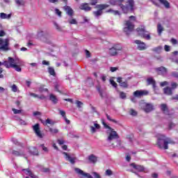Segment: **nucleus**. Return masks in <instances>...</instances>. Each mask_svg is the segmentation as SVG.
Here are the masks:
<instances>
[{"mask_svg":"<svg viewBox=\"0 0 178 178\" xmlns=\"http://www.w3.org/2000/svg\"><path fill=\"white\" fill-rule=\"evenodd\" d=\"M129 166H131V168H133L134 169H135V170H137L138 172H144V166H143V165H137L134 163H132L129 165Z\"/></svg>","mask_w":178,"mask_h":178,"instance_id":"aec40b11","label":"nucleus"},{"mask_svg":"<svg viewBox=\"0 0 178 178\" xmlns=\"http://www.w3.org/2000/svg\"><path fill=\"white\" fill-rule=\"evenodd\" d=\"M55 12H56V14L58 15V16H59L60 17V16H62V12H60V10H59V9L56 8Z\"/></svg>","mask_w":178,"mask_h":178,"instance_id":"680f3d73","label":"nucleus"},{"mask_svg":"<svg viewBox=\"0 0 178 178\" xmlns=\"http://www.w3.org/2000/svg\"><path fill=\"white\" fill-rule=\"evenodd\" d=\"M170 42H172V44L173 45H177V40H176V39H175V38H172V39L170 40Z\"/></svg>","mask_w":178,"mask_h":178,"instance_id":"0e129e2a","label":"nucleus"},{"mask_svg":"<svg viewBox=\"0 0 178 178\" xmlns=\"http://www.w3.org/2000/svg\"><path fill=\"white\" fill-rule=\"evenodd\" d=\"M20 65H22V61L21 63H17L15 67H13V69H15L16 72H22V68L20 67Z\"/></svg>","mask_w":178,"mask_h":178,"instance_id":"ea45409f","label":"nucleus"},{"mask_svg":"<svg viewBox=\"0 0 178 178\" xmlns=\"http://www.w3.org/2000/svg\"><path fill=\"white\" fill-rule=\"evenodd\" d=\"M13 155H15V156H22L23 155H24V152H23L22 151H16V150H13L12 152Z\"/></svg>","mask_w":178,"mask_h":178,"instance_id":"473e14b6","label":"nucleus"},{"mask_svg":"<svg viewBox=\"0 0 178 178\" xmlns=\"http://www.w3.org/2000/svg\"><path fill=\"white\" fill-rule=\"evenodd\" d=\"M164 49L166 52H169L170 51V46L165 44L164 46Z\"/></svg>","mask_w":178,"mask_h":178,"instance_id":"e2e57ef3","label":"nucleus"},{"mask_svg":"<svg viewBox=\"0 0 178 178\" xmlns=\"http://www.w3.org/2000/svg\"><path fill=\"white\" fill-rule=\"evenodd\" d=\"M49 101H51L52 103L54 104H56V103L58 101V97H56V96H55V95H54V94L49 95Z\"/></svg>","mask_w":178,"mask_h":178,"instance_id":"cd10ccee","label":"nucleus"},{"mask_svg":"<svg viewBox=\"0 0 178 178\" xmlns=\"http://www.w3.org/2000/svg\"><path fill=\"white\" fill-rule=\"evenodd\" d=\"M149 92L148 90H136L134 92V96L136 98H141V97H144V95H148Z\"/></svg>","mask_w":178,"mask_h":178,"instance_id":"ddd939ff","label":"nucleus"},{"mask_svg":"<svg viewBox=\"0 0 178 178\" xmlns=\"http://www.w3.org/2000/svg\"><path fill=\"white\" fill-rule=\"evenodd\" d=\"M14 118L15 120L19 122V124H21L22 126H26V124H27V122H26V121L22 120L20 118L17 117V115H15Z\"/></svg>","mask_w":178,"mask_h":178,"instance_id":"7c9ffc66","label":"nucleus"},{"mask_svg":"<svg viewBox=\"0 0 178 178\" xmlns=\"http://www.w3.org/2000/svg\"><path fill=\"white\" fill-rule=\"evenodd\" d=\"M49 131L52 134H58V133H59V130H58V129L49 128Z\"/></svg>","mask_w":178,"mask_h":178,"instance_id":"49530a36","label":"nucleus"},{"mask_svg":"<svg viewBox=\"0 0 178 178\" xmlns=\"http://www.w3.org/2000/svg\"><path fill=\"white\" fill-rule=\"evenodd\" d=\"M117 81L118 83H120V86L121 87H123L124 88H127L129 87V84H127V81H122V77L119 76L117 78Z\"/></svg>","mask_w":178,"mask_h":178,"instance_id":"412c9836","label":"nucleus"},{"mask_svg":"<svg viewBox=\"0 0 178 178\" xmlns=\"http://www.w3.org/2000/svg\"><path fill=\"white\" fill-rule=\"evenodd\" d=\"M109 3L111 5H118V0H110Z\"/></svg>","mask_w":178,"mask_h":178,"instance_id":"bf43d9fd","label":"nucleus"},{"mask_svg":"<svg viewBox=\"0 0 178 178\" xmlns=\"http://www.w3.org/2000/svg\"><path fill=\"white\" fill-rule=\"evenodd\" d=\"M129 115H131V116H137V115H138L137 111H136V110H134L133 108L129 109Z\"/></svg>","mask_w":178,"mask_h":178,"instance_id":"79ce46f5","label":"nucleus"},{"mask_svg":"<svg viewBox=\"0 0 178 178\" xmlns=\"http://www.w3.org/2000/svg\"><path fill=\"white\" fill-rule=\"evenodd\" d=\"M15 1L17 6H24V5H26V1H24V0H15Z\"/></svg>","mask_w":178,"mask_h":178,"instance_id":"e433bc0d","label":"nucleus"},{"mask_svg":"<svg viewBox=\"0 0 178 178\" xmlns=\"http://www.w3.org/2000/svg\"><path fill=\"white\" fill-rule=\"evenodd\" d=\"M136 31L138 32V35L142 37L143 38H145V40H151V35L149 33H148V31L145 30V26L139 27L136 29Z\"/></svg>","mask_w":178,"mask_h":178,"instance_id":"39448f33","label":"nucleus"},{"mask_svg":"<svg viewBox=\"0 0 178 178\" xmlns=\"http://www.w3.org/2000/svg\"><path fill=\"white\" fill-rule=\"evenodd\" d=\"M10 48L9 47V38L2 39L0 38V51L4 52H8L10 51Z\"/></svg>","mask_w":178,"mask_h":178,"instance_id":"0eeeda50","label":"nucleus"},{"mask_svg":"<svg viewBox=\"0 0 178 178\" xmlns=\"http://www.w3.org/2000/svg\"><path fill=\"white\" fill-rule=\"evenodd\" d=\"M54 27L56 29L57 31H62V28L60 27V26H59V24H58V23L54 22Z\"/></svg>","mask_w":178,"mask_h":178,"instance_id":"a18cd8bd","label":"nucleus"},{"mask_svg":"<svg viewBox=\"0 0 178 178\" xmlns=\"http://www.w3.org/2000/svg\"><path fill=\"white\" fill-rule=\"evenodd\" d=\"M92 175L95 178H101V176L97 172H92Z\"/></svg>","mask_w":178,"mask_h":178,"instance_id":"774afa93","label":"nucleus"},{"mask_svg":"<svg viewBox=\"0 0 178 178\" xmlns=\"http://www.w3.org/2000/svg\"><path fill=\"white\" fill-rule=\"evenodd\" d=\"M103 124L106 129H108V130L107 131V141L108 143H112L113 140H119V134H118V132H116L115 129H112L108 124H105V122H103Z\"/></svg>","mask_w":178,"mask_h":178,"instance_id":"f03ea898","label":"nucleus"},{"mask_svg":"<svg viewBox=\"0 0 178 178\" xmlns=\"http://www.w3.org/2000/svg\"><path fill=\"white\" fill-rule=\"evenodd\" d=\"M113 173L112 172V170H106V176H112Z\"/></svg>","mask_w":178,"mask_h":178,"instance_id":"13d9d810","label":"nucleus"},{"mask_svg":"<svg viewBox=\"0 0 178 178\" xmlns=\"http://www.w3.org/2000/svg\"><path fill=\"white\" fill-rule=\"evenodd\" d=\"M58 112L60 115L63 116V118L66 117V112H65V111L60 110V108H58Z\"/></svg>","mask_w":178,"mask_h":178,"instance_id":"8fccbe9b","label":"nucleus"},{"mask_svg":"<svg viewBox=\"0 0 178 178\" xmlns=\"http://www.w3.org/2000/svg\"><path fill=\"white\" fill-rule=\"evenodd\" d=\"M163 92L166 95H173V90H172V88L170 87H168V86L163 88Z\"/></svg>","mask_w":178,"mask_h":178,"instance_id":"a878e982","label":"nucleus"},{"mask_svg":"<svg viewBox=\"0 0 178 178\" xmlns=\"http://www.w3.org/2000/svg\"><path fill=\"white\" fill-rule=\"evenodd\" d=\"M161 3H162V5H164V6L166 9L170 8V3H169V1H168V0H165Z\"/></svg>","mask_w":178,"mask_h":178,"instance_id":"a19ab883","label":"nucleus"},{"mask_svg":"<svg viewBox=\"0 0 178 178\" xmlns=\"http://www.w3.org/2000/svg\"><path fill=\"white\" fill-rule=\"evenodd\" d=\"M100 129L101 126L99 124L95 123L94 127H90V131L92 134H94V133L97 132V130H99Z\"/></svg>","mask_w":178,"mask_h":178,"instance_id":"5701e85b","label":"nucleus"},{"mask_svg":"<svg viewBox=\"0 0 178 178\" xmlns=\"http://www.w3.org/2000/svg\"><path fill=\"white\" fill-rule=\"evenodd\" d=\"M152 52H155L156 54H161L162 52V46H158L152 49Z\"/></svg>","mask_w":178,"mask_h":178,"instance_id":"2f4dec72","label":"nucleus"},{"mask_svg":"<svg viewBox=\"0 0 178 178\" xmlns=\"http://www.w3.org/2000/svg\"><path fill=\"white\" fill-rule=\"evenodd\" d=\"M63 154L65 156L66 161H68V162L71 163L72 165H74L76 163V157H72L69 153L65 152H63Z\"/></svg>","mask_w":178,"mask_h":178,"instance_id":"4468645a","label":"nucleus"},{"mask_svg":"<svg viewBox=\"0 0 178 178\" xmlns=\"http://www.w3.org/2000/svg\"><path fill=\"white\" fill-rule=\"evenodd\" d=\"M115 143L116 145H115V143H112L113 148H116V147H122V140L115 139Z\"/></svg>","mask_w":178,"mask_h":178,"instance_id":"4c0bfd02","label":"nucleus"},{"mask_svg":"<svg viewBox=\"0 0 178 178\" xmlns=\"http://www.w3.org/2000/svg\"><path fill=\"white\" fill-rule=\"evenodd\" d=\"M147 86H151L152 84V86H153V88H155L156 82L152 77L148 78L147 79Z\"/></svg>","mask_w":178,"mask_h":178,"instance_id":"c85d7f7f","label":"nucleus"},{"mask_svg":"<svg viewBox=\"0 0 178 178\" xmlns=\"http://www.w3.org/2000/svg\"><path fill=\"white\" fill-rule=\"evenodd\" d=\"M11 90L13 92H17V86L15 85V84H13L12 86H11Z\"/></svg>","mask_w":178,"mask_h":178,"instance_id":"3c124183","label":"nucleus"},{"mask_svg":"<svg viewBox=\"0 0 178 178\" xmlns=\"http://www.w3.org/2000/svg\"><path fill=\"white\" fill-rule=\"evenodd\" d=\"M129 5L127 6H123L122 4H120V6L124 13H129V12H133L134 10V1L133 0H127Z\"/></svg>","mask_w":178,"mask_h":178,"instance_id":"20e7f679","label":"nucleus"},{"mask_svg":"<svg viewBox=\"0 0 178 178\" xmlns=\"http://www.w3.org/2000/svg\"><path fill=\"white\" fill-rule=\"evenodd\" d=\"M173 143L169 138H166L164 135H159L157 140V145L160 149H168L169 147L168 144Z\"/></svg>","mask_w":178,"mask_h":178,"instance_id":"f257e3e1","label":"nucleus"},{"mask_svg":"<svg viewBox=\"0 0 178 178\" xmlns=\"http://www.w3.org/2000/svg\"><path fill=\"white\" fill-rule=\"evenodd\" d=\"M75 104H76L77 108H81V106L83 105V102H80L79 100H76L75 102Z\"/></svg>","mask_w":178,"mask_h":178,"instance_id":"6e6d98bb","label":"nucleus"},{"mask_svg":"<svg viewBox=\"0 0 178 178\" xmlns=\"http://www.w3.org/2000/svg\"><path fill=\"white\" fill-rule=\"evenodd\" d=\"M96 9H99L97 11H94L93 15L98 17V16H101L102 15L104 9H106V8H109L108 4H99L95 6Z\"/></svg>","mask_w":178,"mask_h":178,"instance_id":"6e6552de","label":"nucleus"},{"mask_svg":"<svg viewBox=\"0 0 178 178\" xmlns=\"http://www.w3.org/2000/svg\"><path fill=\"white\" fill-rule=\"evenodd\" d=\"M107 13H113V15H115L116 16L117 15H120L118 10H113L112 9H109L106 11Z\"/></svg>","mask_w":178,"mask_h":178,"instance_id":"37998d69","label":"nucleus"},{"mask_svg":"<svg viewBox=\"0 0 178 178\" xmlns=\"http://www.w3.org/2000/svg\"><path fill=\"white\" fill-rule=\"evenodd\" d=\"M79 8L81 9V10H85V12H89V10H91V7L88 6V3H82Z\"/></svg>","mask_w":178,"mask_h":178,"instance_id":"b1692460","label":"nucleus"},{"mask_svg":"<svg viewBox=\"0 0 178 178\" xmlns=\"http://www.w3.org/2000/svg\"><path fill=\"white\" fill-rule=\"evenodd\" d=\"M17 63H22V61L19 58H13L12 57H8V60L3 61V66L7 69H10V67H15Z\"/></svg>","mask_w":178,"mask_h":178,"instance_id":"7ed1b4c3","label":"nucleus"},{"mask_svg":"<svg viewBox=\"0 0 178 178\" xmlns=\"http://www.w3.org/2000/svg\"><path fill=\"white\" fill-rule=\"evenodd\" d=\"M54 88L55 90L58 92H60V94H62V91H60L59 90V84L58 83H56L55 85H54Z\"/></svg>","mask_w":178,"mask_h":178,"instance_id":"603ef678","label":"nucleus"},{"mask_svg":"<svg viewBox=\"0 0 178 178\" xmlns=\"http://www.w3.org/2000/svg\"><path fill=\"white\" fill-rule=\"evenodd\" d=\"M48 72L49 74H51V76H53L54 77L56 76V73L55 72V69L53 67H49Z\"/></svg>","mask_w":178,"mask_h":178,"instance_id":"f704fd0d","label":"nucleus"},{"mask_svg":"<svg viewBox=\"0 0 178 178\" xmlns=\"http://www.w3.org/2000/svg\"><path fill=\"white\" fill-rule=\"evenodd\" d=\"M135 44L138 45V49L139 51H145L147 49V44L141 40H136L134 41Z\"/></svg>","mask_w":178,"mask_h":178,"instance_id":"f8f14e48","label":"nucleus"},{"mask_svg":"<svg viewBox=\"0 0 178 178\" xmlns=\"http://www.w3.org/2000/svg\"><path fill=\"white\" fill-rule=\"evenodd\" d=\"M160 108L164 115H167V116H172V113L169 111V108H168V105L166 104H161Z\"/></svg>","mask_w":178,"mask_h":178,"instance_id":"2eb2a0df","label":"nucleus"},{"mask_svg":"<svg viewBox=\"0 0 178 178\" xmlns=\"http://www.w3.org/2000/svg\"><path fill=\"white\" fill-rule=\"evenodd\" d=\"M120 97L122 99H126V93H124V92H120Z\"/></svg>","mask_w":178,"mask_h":178,"instance_id":"864d4df0","label":"nucleus"},{"mask_svg":"<svg viewBox=\"0 0 178 178\" xmlns=\"http://www.w3.org/2000/svg\"><path fill=\"white\" fill-rule=\"evenodd\" d=\"M140 106L147 113L151 112L152 111H154V105H152V104L142 103L140 104Z\"/></svg>","mask_w":178,"mask_h":178,"instance_id":"9b49d317","label":"nucleus"},{"mask_svg":"<svg viewBox=\"0 0 178 178\" xmlns=\"http://www.w3.org/2000/svg\"><path fill=\"white\" fill-rule=\"evenodd\" d=\"M96 89L97 90L101 98H104L105 95H106V93L105 92V90L101 88V86H96Z\"/></svg>","mask_w":178,"mask_h":178,"instance_id":"4be33fe9","label":"nucleus"},{"mask_svg":"<svg viewBox=\"0 0 178 178\" xmlns=\"http://www.w3.org/2000/svg\"><path fill=\"white\" fill-rule=\"evenodd\" d=\"M88 159L90 162V163H97V161L98 159V158L97 157V156L94 155V154H90L88 156Z\"/></svg>","mask_w":178,"mask_h":178,"instance_id":"bb28decb","label":"nucleus"},{"mask_svg":"<svg viewBox=\"0 0 178 178\" xmlns=\"http://www.w3.org/2000/svg\"><path fill=\"white\" fill-rule=\"evenodd\" d=\"M0 17L1 19H10V17H12V14H8L7 15L6 13H1L0 14Z\"/></svg>","mask_w":178,"mask_h":178,"instance_id":"72a5a7b5","label":"nucleus"},{"mask_svg":"<svg viewBox=\"0 0 178 178\" xmlns=\"http://www.w3.org/2000/svg\"><path fill=\"white\" fill-rule=\"evenodd\" d=\"M74 170L76 173H78V175H81V176H84L85 177L94 178L92 177V176H91V175L84 172V171L81 170L80 168H75Z\"/></svg>","mask_w":178,"mask_h":178,"instance_id":"6ab92c4d","label":"nucleus"},{"mask_svg":"<svg viewBox=\"0 0 178 178\" xmlns=\"http://www.w3.org/2000/svg\"><path fill=\"white\" fill-rule=\"evenodd\" d=\"M67 23H69V24H77V20L74 18H73V16L70 17V18H68Z\"/></svg>","mask_w":178,"mask_h":178,"instance_id":"c756f323","label":"nucleus"},{"mask_svg":"<svg viewBox=\"0 0 178 178\" xmlns=\"http://www.w3.org/2000/svg\"><path fill=\"white\" fill-rule=\"evenodd\" d=\"M12 111L15 115H19L22 113V110H17L16 108H12Z\"/></svg>","mask_w":178,"mask_h":178,"instance_id":"09e8293b","label":"nucleus"},{"mask_svg":"<svg viewBox=\"0 0 178 178\" xmlns=\"http://www.w3.org/2000/svg\"><path fill=\"white\" fill-rule=\"evenodd\" d=\"M118 51H122V46L120 44L114 45L113 47L109 49L108 54L111 56H116V55H118Z\"/></svg>","mask_w":178,"mask_h":178,"instance_id":"9d476101","label":"nucleus"},{"mask_svg":"<svg viewBox=\"0 0 178 178\" xmlns=\"http://www.w3.org/2000/svg\"><path fill=\"white\" fill-rule=\"evenodd\" d=\"M45 86L42 85L39 87V92H44V91L48 92V88H44Z\"/></svg>","mask_w":178,"mask_h":178,"instance_id":"c03bdc74","label":"nucleus"},{"mask_svg":"<svg viewBox=\"0 0 178 178\" xmlns=\"http://www.w3.org/2000/svg\"><path fill=\"white\" fill-rule=\"evenodd\" d=\"M41 122L44 125L47 126V124H50V126H54L55 124V122H54L52 120L47 118L46 121H44L42 120H40Z\"/></svg>","mask_w":178,"mask_h":178,"instance_id":"393cba45","label":"nucleus"},{"mask_svg":"<svg viewBox=\"0 0 178 178\" xmlns=\"http://www.w3.org/2000/svg\"><path fill=\"white\" fill-rule=\"evenodd\" d=\"M98 3V0H91L90 1V5L95 6Z\"/></svg>","mask_w":178,"mask_h":178,"instance_id":"338daca9","label":"nucleus"},{"mask_svg":"<svg viewBox=\"0 0 178 178\" xmlns=\"http://www.w3.org/2000/svg\"><path fill=\"white\" fill-rule=\"evenodd\" d=\"M106 116L108 120H110V122H113V123H118V121H116L115 120L112 119V118L109 116V115L106 114Z\"/></svg>","mask_w":178,"mask_h":178,"instance_id":"5fc2aeb1","label":"nucleus"},{"mask_svg":"<svg viewBox=\"0 0 178 178\" xmlns=\"http://www.w3.org/2000/svg\"><path fill=\"white\" fill-rule=\"evenodd\" d=\"M63 9L66 14L70 17H72V16H74V10L72 9V8L69 6H65L63 7Z\"/></svg>","mask_w":178,"mask_h":178,"instance_id":"a211bd4d","label":"nucleus"},{"mask_svg":"<svg viewBox=\"0 0 178 178\" xmlns=\"http://www.w3.org/2000/svg\"><path fill=\"white\" fill-rule=\"evenodd\" d=\"M111 84L113 86V87H115V88H116V87H118V83H116V82H115V81L111 80Z\"/></svg>","mask_w":178,"mask_h":178,"instance_id":"69168bd1","label":"nucleus"},{"mask_svg":"<svg viewBox=\"0 0 178 178\" xmlns=\"http://www.w3.org/2000/svg\"><path fill=\"white\" fill-rule=\"evenodd\" d=\"M157 31L159 33V35H161L162 34V31H163V26L161 24H159L157 25Z\"/></svg>","mask_w":178,"mask_h":178,"instance_id":"58836bf2","label":"nucleus"},{"mask_svg":"<svg viewBox=\"0 0 178 178\" xmlns=\"http://www.w3.org/2000/svg\"><path fill=\"white\" fill-rule=\"evenodd\" d=\"M161 87H165V86H169V82L163 81L160 83Z\"/></svg>","mask_w":178,"mask_h":178,"instance_id":"052dcab7","label":"nucleus"},{"mask_svg":"<svg viewBox=\"0 0 178 178\" xmlns=\"http://www.w3.org/2000/svg\"><path fill=\"white\" fill-rule=\"evenodd\" d=\"M110 70L112 73L116 72V70H119V67H111Z\"/></svg>","mask_w":178,"mask_h":178,"instance_id":"4d7b16f0","label":"nucleus"},{"mask_svg":"<svg viewBox=\"0 0 178 178\" xmlns=\"http://www.w3.org/2000/svg\"><path fill=\"white\" fill-rule=\"evenodd\" d=\"M156 72L161 76H166L168 74V69L165 67L156 68Z\"/></svg>","mask_w":178,"mask_h":178,"instance_id":"dca6fc26","label":"nucleus"},{"mask_svg":"<svg viewBox=\"0 0 178 178\" xmlns=\"http://www.w3.org/2000/svg\"><path fill=\"white\" fill-rule=\"evenodd\" d=\"M133 30H134V24L133 22L130 20L125 21L123 29L124 33H126L127 35H129Z\"/></svg>","mask_w":178,"mask_h":178,"instance_id":"423d86ee","label":"nucleus"},{"mask_svg":"<svg viewBox=\"0 0 178 178\" xmlns=\"http://www.w3.org/2000/svg\"><path fill=\"white\" fill-rule=\"evenodd\" d=\"M32 129L35 134L38 137V138H44L45 136V134L41 131V129H40V124H35L32 127Z\"/></svg>","mask_w":178,"mask_h":178,"instance_id":"1a4fd4ad","label":"nucleus"},{"mask_svg":"<svg viewBox=\"0 0 178 178\" xmlns=\"http://www.w3.org/2000/svg\"><path fill=\"white\" fill-rule=\"evenodd\" d=\"M29 152L32 155H38V150L35 147H31Z\"/></svg>","mask_w":178,"mask_h":178,"instance_id":"c9c22d12","label":"nucleus"},{"mask_svg":"<svg viewBox=\"0 0 178 178\" xmlns=\"http://www.w3.org/2000/svg\"><path fill=\"white\" fill-rule=\"evenodd\" d=\"M177 87H178V84L176 82H172L171 83V88H172V90H176V88H177Z\"/></svg>","mask_w":178,"mask_h":178,"instance_id":"de8ad7c7","label":"nucleus"},{"mask_svg":"<svg viewBox=\"0 0 178 178\" xmlns=\"http://www.w3.org/2000/svg\"><path fill=\"white\" fill-rule=\"evenodd\" d=\"M22 172L24 175H26V176H29V177L38 178L37 175H35L34 173H33V171H31L30 168L22 169Z\"/></svg>","mask_w":178,"mask_h":178,"instance_id":"f3484780","label":"nucleus"}]
</instances>
